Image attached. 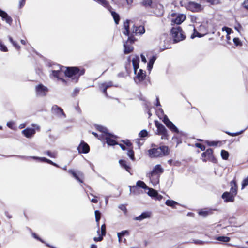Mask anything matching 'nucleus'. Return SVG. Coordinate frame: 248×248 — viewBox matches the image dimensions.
Here are the masks:
<instances>
[{"label": "nucleus", "mask_w": 248, "mask_h": 248, "mask_svg": "<svg viewBox=\"0 0 248 248\" xmlns=\"http://www.w3.org/2000/svg\"><path fill=\"white\" fill-rule=\"evenodd\" d=\"M31 126L34 128V129L35 130V129H36L37 130H40V127L37 124H31Z\"/></svg>", "instance_id": "nucleus-56"}, {"label": "nucleus", "mask_w": 248, "mask_h": 248, "mask_svg": "<svg viewBox=\"0 0 248 248\" xmlns=\"http://www.w3.org/2000/svg\"><path fill=\"white\" fill-rule=\"evenodd\" d=\"M46 154L50 157L55 158L56 157V154L54 152H51L49 151H47L46 152Z\"/></svg>", "instance_id": "nucleus-44"}, {"label": "nucleus", "mask_w": 248, "mask_h": 248, "mask_svg": "<svg viewBox=\"0 0 248 248\" xmlns=\"http://www.w3.org/2000/svg\"><path fill=\"white\" fill-rule=\"evenodd\" d=\"M136 185L137 186L142 188L145 189L148 188V187L147 186L145 183L144 182L140 180L138 181L137 182Z\"/></svg>", "instance_id": "nucleus-34"}, {"label": "nucleus", "mask_w": 248, "mask_h": 248, "mask_svg": "<svg viewBox=\"0 0 248 248\" xmlns=\"http://www.w3.org/2000/svg\"><path fill=\"white\" fill-rule=\"evenodd\" d=\"M36 95L37 96L43 97L46 96L48 92V88L42 84H39L35 88Z\"/></svg>", "instance_id": "nucleus-10"}, {"label": "nucleus", "mask_w": 248, "mask_h": 248, "mask_svg": "<svg viewBox=\"0 0 248 248\" xmlns=\"http://www.w3.org/2000/svg\"><path fill=\"white\" fill-rule=\"evenodd\" d=\"M31 126L34 128V129L35 130V129H36L37 130H40V127L37 124H31Z\"/></svg>", "instance_id": "nucleus-57"}, {"label": "nucleus", "mask_w": 248, "mask_h": 248, "mask_svg": "<svg viewBox=\"0 0 248 248\" xmlns=\"http://www.w3.org/2000/svg\"><path fill=\"white\" fill-rule=\"evenodd\" d=\"M92 134L94 136H95L96 138H98L100 140V139L99 138L100 137V136H101V134H100L99 136L96 133L94 132H93L92 133Z\"/></svg>", "instance_id": "nucleus-64"}, {"label": "nucleus", "mask_w": 248, "mask_h": 248, "mask_svg": "<svg viewBox=\"0 0 248 248\" xmlns=\"http://www.w3.org/2000/svg\"><path fill=\"white\" fill-rule=\"evenodd\" d=\"M248 185V176L242 182V189H244Z\"/></svg>", "instance_id": "nucleus-41"}, {"label": "nucleus", "mask_w": 248, "mask_h": 248, "mask_svg": "<svg viewBox=\"0 0 248 248\" xmlns=\"http://www.w3.org/2000/svg\"><path fill=\"white\" fill-rule=\"evenodd\" d=\"M68 172L70 174H71L77 180H78L80 183H82L83 181L82 180V178L83 177V174L80 172H78V173H76L74 170H68Z\"/></svg>", "instance_id": "nucleus-20"}, {"label": "nucleus", "mask_w": 248, "mask_h": 248, "mask_svg": "<svg viewBox=\"0 0 248 248\" xmlns=\"http://www.w3.org/2000/svg\"><path fill=\"white\" fill-rule=\"evenodd\" d=\"M8 38L9 41L15 46V47L18 50L20 49V46L17 44V43L16 41H14L13 38L11 36H9Z\"/></svg>", "instance_id": "nucleus-36"}, {"label": "nucleus", "mask_w": 248, "mask_h": 248, "mask_svg": "<svg viewBox=\"0 0 248 248\" xmlns=\"http://www.w3.org/2000/svg\"><path fill=\"white\" fill-rule=\"evenodd\" d=\"M233 42L236 46H241L242 43L240 40L238 38H233Z\"/></svg>", "instance_id": "nucleus-45"}, {"label": "nucleus", "mask_w": 248, "mask_h": 248, "mask_svg": "<svg viewBox=\"0 0 248 248\" xmlns=\"http://www.w3.org/2000/svg\"><path fill=\"white\" fill-rule=\"evenodd\" d=\"M171 33L174 43L182 41L185 38L182 28L179 26L173 27L171 29Z\"/></svg>", "instance_id": "nucleus-6"}, {"label": "nucleus", "mask_w": 248, "mask_h": 248, "mask_svg": "<svg viewBox=\"0 0 248 248\" xmlns=\"http://www.w3.org/2000/svg\"><path fill=\"white\" fill-rule=\"evenodd\" d=\"M150 216V213L149 212H144L142 213L140 216L137 217L135 218V220L141 221L144 219L149 217Z\"/></svg>", "instance_id": "nucleus-27"}, {"label": "nucleus", "mask_w": 248, "mask_h": 248, "mask_svg": "<svg viewBox=\"0 0 248 248\" xmlns=\"http://www.w3.org/2000/svg\"><path fill=\"white\" fill-rule=\"evenodd\" d=\"M194 33L191 36V38L192 39L196 37H203L205 35L207 34V33H208V30H207L205 28V30L203 31V34L198 32V31H196V30L195 29H194Z\"/></svg>", "instance_id": "nucleus-25"}, {"label": "nucleus", "mask_w": 248, "mask_h": 248, "mask_svg": "<svg viewBox=\"0 0 248 248\" xmlns=\"http://www.w3.org/2000/svg\"><path fill=\"white\" fill-rule=\"evenodd\" d=\"M78 149L80 153H87L89 152V146L84 142H81L78 146Z\"/></svg>", "instance_id": "nucleus-16"}, {"label": "nucleus", "mask_w": 248, "mask_h": 248, "mask_svg": "<svg viewBox=\"0 0 248 248\" xmlns=\"http://www.w3.org/2000/svg\"><path fill=\"white\" fill-rule=\"evenodd\" d=\"M112 85H113L112 82L111 81L108 82H105L104 83L101 84L99 86V88L107 96V89L108 88L112 86Z\"/></svg>", "instance_id": "nucleus-22"}, {"label": "nucleus", "mask_w": 248, "mask_h": 248, "mask_svg": "<svg viewBox=\"0 0 248 248\" xmlns=\"http://www.w3.org/2000/svg\"><path fill=\"white\" fill-rule=\"evenodd\" d=\"M205 28L208 30L207 23L203 24L199 27V30L201 32V33L203 34V31L205 30Z\"/></svg>", "instance_id": "nucleus-40"}, {"label": "nucleus", "mask_w": 248, "mask_h": 248, "mask_svg": "<svg viewBox=\"0 0 248 248\" xmlns=\"http://www.w3.org/2000/svg\"><path fill=\"white\" fill-rule=\"evenodd\" d=\"M14 123L12 122H9L7 124V126H8L11 129H13V125Z\"/></svg>", "instance_id": "nucleus-52"}, {"label": "nucleus", "mask_w": 248, "mask_h": 248, "mask_svg": "<svg viewBox=\"0 0 248 248\" xmlns=\"http://www.w3.org/2000/svg\"><path fill=\"white\" fill-rule=\"evenodd\" d=\"M165 203L167 206L171 207L172 208H175L176 205L179 204V203H177L176 202L170 200H167L166 201Z\"/></svg>", "instance_id": "nucleus-31"}, {"label": "nucleus", "mask_w": 248, "mask_h": 248, "mask_svg": "<svg viewBox=\"0 0 248 248\" xmlns=\"http://www.w3.org/2000/svg\"><path fill=\"white\" fill-rule=\"evenodd\" d=\"M132 57V62L133 64V68L134 70V72L135 74L137 73V70L138 69L139 63L140 62L139 57L136 55L131 56L128 58V61H130V59Z\"/></svg>", "instance_id": "nucleus-14"}, {"label": "nucleus", "mask_w": 248, "mask_h": 248, "mask_svg": "<svg viewBox=\"0 0 248 248\" xmlns=\"http://www.w3.org/2000/svg\"><path fill=\"white\" fill-rule=\"evenodd\" d=\"M31 126L34 128V129L35 130V129H36L37 130H40V127L37 124H31Z\"/></svg>", "instance_id": "nucleus-58"}, {"label": "nucleus", "mask_w": 248, "mask_h": 248, "mask_svg": "<svg viewBox=\"0 0 248 248\" xmlns=\"http://www.w3.org/2000/svg\"><path fill=\"white\" fill-rule=\"evenodd\" d=\"M27 157L33 158L34 159H37V160H39L40 161L46 162L49 164H52L55 166L58 167V166L56 164L53 162L51 160L48 159L45 157H35V156H30V157Z\"/></svg>", "instance_id": "nucleus-24"}, {"label": "nucleus", "mask_w": 248, "mask_h": 248, "mask_svg": "<svg viewBox=\"0 0 248 248\" xmlns=\"http://www.w3.org/2000/svg\"><path fill=\"white\" fill-rule=\"evenodd\" d=\"M194 243L196 244H204V242L201 240H194Z\"/></svg>", "instance_id": "nucleus-60"}, {"label": "nucleus", "mask_w": 248, "mask_h": 248, "mask_svg": "<svg viewBox=\"0 0 248 248\" xmlns=\"http://www.w3.org/2000/svg\"><path fill=\"white\" fill-rule=\"evenodd\" d=\"M244 7L248 10V0H245L243 3Z\"/></svg>", "instance_id": "nucleus-59"}, {"label": "nucleus", "mask_w": 248, "mask_h": 248, "mask_svg": "<svg viewBox=\"0 0 248 248\" xmlns=\"http://www.w3.org/2000/svg\"><path fill=\"white\" fill-rule=\"evenodd\" d=\"M96 129L102 133L101 136L99 138L100 140L105 139L107 143L109 145H114L117 144L114 139V136L108 133L106 128L102 126L97 125Z\"/></svg>", "instance_id": "nucleus-4"}, {"label": "nucleus", "mask_w": 248, "mask_h": 248, "mask_svg": "<svg viewBox=\"0 0 248 248\" xmlns=\"http://www.w3.org/2000/svg\"><path fill=\"white\" fill-rule=\"evenodd\" d=\"M230 186H231V188L229 192L236 196L237 193V186L236 181L234 180L231 181Z\"/></svg>", "instance_id": "nucleus-21"}, {"label": "nucleus", "mask_w": 248, "mask_h": 248, "mask_svg": "<svg viewBox=\"0 0 248 248\" xmlns=\"http://www.w3.org/2000/svg\"><path fill=\"white\" fill-rule=\"evenodd\" d=\"M180 4L181 6H184L192 12H199L202 9V6L200 4L195 2L190 1L187 3H183V2L181 1Z\"/></svg>", "instance_id": "nucleus-7"}, {"label": "nucleus", "mask_w": 248, "mask_h": 248, "mask_svg": "<svg viewBox=\"0 0 248 248\" xmlns=\"http://www.w3.org/2000/svg\"><path fill=\"white\" fill-rule=\"evenodd\" d=\"M222 31H225L227 35H226V38L227 39V42L228 43H230L229 40H230V37L229 36L230 34L231 33L232 29L230 28L224 27L222 29Z\"/></svg>", "instance_id": "nucleus-30"}, {"label": "nucleus", "mask_w": 248, "mask_h": 248, "mask_svg": "<svg viewBox=\"0 0 248 248\" xmlns=\"http://www.w3.org/2000/svg\"><path fill=\"white\" fill-rule=\"evenodd\" d=\"M119 208L125 214L127 213V209L125 205L121 204L119 206Z\"/></svg>", "instance_id": "nucleus-47"}, {"label": "nucleus", "mask_w": 248, "mask_h": 248, "mask_svg": "<svg viewBox=\"0 0 248 248\" xmlns=\"http://www.w3.org/2000/svg\"><path fill=\"white\" fill-rule=\"evenodd\" d=\"M27 157L33 158L34 159H37V160H39L40 161L46 162L49 164H52L55 166L58 167V166L56 164L53 162L51 160L48 159L45 157H35V156H30V157Z\"/></svg>", "instance_id": "nucleus-23"}, {"label": "nucleus", "mask_w": 248, "mask_h": 248, "mask_svg": "<svg viewBox=\"0 0 248 248\" xmlns=\"http://www.w3.org/2000/svg\"><path fill=\"white\" fill-rule=\"evenodd\" d=\"M164 169L160 165H155L151 172L147 174L153 186H156L159 183L160 175L163 172Z\"/></svg>", "instance_id": "nucleus-3"}, {"label": "nucleus", "mask_w": 248, "mask_h": 248, "mask_svg": "<svg viewBox=\"0 0 248 248\" xmlns=\"http://www.w3.org/2000/svg\"><path fill=\"white\" fill-rule=\"evenodd\" d=\"M197 147H198L201 149L202 151H204L205 149V147L204 145L200 144V143H196L195 144Z\"/></svg>", "instance_id": "nucleus-50"}, {"label": "nucleus", "mask_w": 248, "mask_h": 248, "mask_svg": "<svg viewBox=\"0 0 248 248\" xmlns=\"http://www.w3.org/2000/svg\"><path fill=\"white\" fill-rule=\"evenodd\" d=\"M52 110H57V112L58 113H61L62 115H64L63 112V110L60 107H59L57 105H54L52 107Z\"/></svg>", "instance_id": "nucleus-38"}, {"label": "nucleus", "mask_w": 248, "mask_h": 248, "mask_svg": "<svg viewBox=\"0 0 248 248\" xmlns=\"http://www.w3.org/2000/svg\"><path fill=\"white\" fill-rule=\"evenodd\" d=\"M84 73V70H80L78 67H68L65 71L61 69L60 70H53L51 75L58 78L64 82L65 80L61 77L64 74L71 78L74 82H77L79 77Z\"/></svg>", "instance_id": "nucleus-1"}, {"label": "nucleus", "mask_w": 248, "mask_h": 248, "mask_svg": "<svg viewBox=\"0 0 248 248\" xmlns=\"http://www.w3.org/2000/svg\"><path fill=\"white\" fill-rule=\"evenodd\" d=\"M155 126L157 127V134L161 136V139H167V130L164 126L158 121L155 122Z\"/></svg>", "instance_id": "nucleus-9"}, {"label": "nucleus", "mask_w": 248, "mask_h": 248, "mask_svg": "<svg viewBox=\"0 0 248 248\" xmlns=\"http://www.w3.org/2000/svg\"><path fill=\"white\" fill-rule=\"evenodd\" d=\"M128 233V232L127 231H122L121 232H119L118 233L120 234V235L122 236L124 235L125 234Z\"/></svg>", "instance_id": "nucleus-62"}, {"label": "nucleus", "mask_w": 248, "mask_h": 248, "mask_svg": "<svg viewBox=\"0 0 248 248\" xmlns=\"http://www.w3.org/2000/svg\"><path fill=\"white\" fill-rule=\"evenodd\" d=\"M147 189L149 190L148 192V195L153 198H155V196L157 195V193H158L157 191L149 187Z\"/></svg>", "instance_id": "nucleus-33"}, {"label": "nucleus", "mask_w": 248, "mask_h": 248, "mask_svg": "<svg viewBox=\"0 0 248 248\" xmlns=\"http://www.w3.org/2000/svg\"><path fill=\"white\" fill-rule=\"evenodd\" d=\"M0 16L1 17L2 19L6 21V22L11 25L12 23V19L11 17L4 11L0 9Z\"/></svg>", "instance_id": "nucleus-18"}, {"label": "nucleus", "mask_w": 248, "mask_h": 248, "mask_svg": "<svg viewBox=\"0 0 248 248\" xmlns=\"http://www.w3.org/2000/svg\"><path fill=\"white\" fill-rule=\"evenodd\" d=\"M111 7L110 6V8L108 10L110 11V12L111 13V15L113 17V19L115 21V23L116 24H118L119 23V20H120L119 16L116 12L111 11Z\"/></svg>", "instance_id": "nucleus-29"}, {"label": "nucleus", "mask_w": 248, "mask_h": 248, "mask_svg": "<svg viewBox=\"0 0 248 248\" xmlns=\"http://www.w3.org/2000/svg\"><path fill=\"white\" fill-rule=\"evenodd\" d=\"M156 58L155 56H153L149 60V63L148 64V69L150 71L153 67V64Z\"/></svg>", "instance_id": "nucleus-32"}, {"label": "nucleus", "mask_w": 248, "mask_h": 248, "mask_svg": "<svg viewBox=\"0 0 248 248\" xmlns=\"http://www.w3.org/2000/svg\"><path fill=\"white\" fill-rule=\"evenodd\" d=\"M124 34L126 36H133L134 35H142L145 32V28L142 26H135L133 22L130 20H127L124 23Z\"/></svg>", "instance_id": "nucleus-2"}, {"label": "nucleus", "mask_w": 248, "mask_h": 248, "mask_svg": "<svg viewBox=\"0 0 248 248\" xmlns=\"http://www.w3.org/2000/svg\"><path fill=\"white\" fill-rule=\"evenodd\" d=\"M141 58L142 62H143L144 63H146L147 61L146 58L143 55H141Z\"/></svg>", "instance_id": "nucleus-61"}, {"label": "nucleus", "mask_w": 248, "mask_h": 248, "mask_svg": "<svg viewBox=\"0 0 248 248\" xmlns=\"http://www.w3.org/2000/svg\"><path fill=\"white\" fill-rule=\"evenodd\" d=\"M207 2L212 4H217L219 3V0H207Z\"/></svg>", "instance_id": "nucleus-51"}, {"label": "nucleus", "mask_w": 248, "mask_h": 248, "mask_svg": "<svg viewBox=\"0 0 248 248\" xmlns=\"http://www.w3.org/2000/svg\"><path fill=\"white\" fill-rule=\"evenodd\" d=\"M159 7H160V12H159V13L158 14V15H161L163 14V6L161 4H159Z\"/></svg>", "instance_id": "nucleus-54"}, {"label": "nucleus", "mask_w": 248, "mask_h": 248, "mask_svg": "<svg viewBox=\"0 0 248 248\" xmlns=\"http://www.w3.org/2000/svg\"><path fill=\"white\" fill-rule=\"evenodd\" d=\"M221 157L223 159H227L229 156V153L227 151L222 150L221 152Z\"/></svg>", "instance_id": "nucleus-39"}, {"label": "nucleus", "mask_w": 248, "mask_h": 248, "mask_svg": "<svg viewBox=\"0 0 248 248\" xmlns=\"http://www.w3.org/2000/svg\"><path fill=\"white\" fill-rule=\"evenodd\" d=\"M208 214L209 211L205 210H201L199 212V214L200 215H202L203 216H206V215H208Z\"/></svg>", "instance_id": "nucleus-49"}, {"label": "nucleus", "mask_w": 248, "mask_h": 248, "mask_svg": "<svg viewBox=\"0 0 248 248\" xmlns=\"http://www.w3.org/2000/svg\"><path fill=\"white\" fill-rule=\"evenodd\" d=\"M163 122L166 125V126L173 132H175L176 133H179L178 129L175 126V125L170 121L167 116H164L163 120Z\"/></svg>", "instance_id": "nucleus-11"}, {"label": "nucleus", "mask_w": 248, "mask_h": 248, "mask_svg": "<svg viewBox=\"0 0 248 248\" xmlns=\"http://www.w3.org/2000/svg\"><path fill=\"white\" fill-rule=\"evenodd\" d=\"M163 197L161 195L158 194V193H157V195L155 196V199L157 200L158 201H160L162 199Z\"/></svg>", "instance_id": "nucleus-53"}, {"label": "nucleus", "mask_w": 248, "mask_h": 248, "mask_svg": "<svg viewBox=\"0 0 248 248\" xmlns=\"http://www.w3.org/2000/svg\"><path fill=\"white\" fill-rule=\"evenodd\" d=\"M127 155L130 157L132 160L134 159V152L131 149H129L127 152Z\"/></svg>", "instance_id": "nucleus-42"}, {"label": "nucleus", "mask_w": 248, "mask_h": 248, "mask_svg": "<svg viewBox=\"0 0 248 248\" xmlns=\"http://www.w3.org/2000/svg\"><path fill=\"white\" fill-rule=\"evenodd\" d=\"M145 77V73L143 72L142 70L140 69L137 74V76L135 78V80L136 81V80L138 79L139 81H142L144 79Z\"/></svg>", "instance_id": "nucleus-26"}, {"label": "nucleus", "mask_w": 248, "mask_h": 248, "mask_svg": "<svg viewBox=\"0 0 248 248\" xmlns=\"http://www.w3.org/2000/svg\"><path fill=\"white\" fill-rule=\"evenodd\" d=\"M97 233L99 236L98 237H94L93 239L96 242L101 241L103 239V236L105 235L106 234V226L105 224L102 225L101 227V231L98 230L97 231Z\"/></svg>", "instance_id": "nucleus-15"}, {"label": "nucleus", "mask_w": 248, "mask_h": 248, "mask_svg": "<svg viewBox=\"0 0 248 248\" xmlns=\"http://www.w3.org/2000/svg\"><path fill=\"white\" fill-rule=\"evenodd\" d=\"M22 133L26 138H30L33 137V136L35 134V130L33 128H27L22 131Z\"/></svg>", "instance_id": "nucleus-19"}, {"label": "nucleus", "mask_w": 248, "mask_h": 248, "mask_svg": "<svg viewBox=\"0 0 248 248\" xmlns=\"http://www.w3.org/2000/svg\"><path fill=\"white\" fill-rule=\"evenodd\" d=\"M26 123H23V124H20L19 125V128L20 129H22V128H24V127L26 126Z\"/></svg>", "instance_id": "nucleus-63"}, {"label": "nucleus", "mask_w": 248, "mask_h": 248, "mask_svg": "<svg viewBox=\"0 0 248 248\" xmlns=\"http://www.w3.org/2000/svg\"><path fill=\"white\" fill-rule=\"evenodd\" d=\"M31 126L34 128V129L35 130V129H36L37 130H40V127L37 124H31Z\"/></svg>", "instance_id": "nucleus-55"}, {"label": "nucleus", "mask_w": 248, "mask_h": 248, "mask_svg": "<svg viewBox=\"0 0 248 248\" xmlns=\"http://www.w3.org/2000/svg\"><path fill=\"white\" fill-rule=\"evenodd\" d=\"M170 16L171 17V25L181 24L186 19V15L182 14L172 13L171 14Z\"/></svg>", "instance_id": "nucleus-8"}, {"label": "nucleus", "mask_w": 248, "mask_h": 248, "mask_svg": "<svg viewBox=\"0 0 248 248\" xmlns=\"http://www.w3.org/2000/svg\"><path fill=\"white\" fill-rule=\"evenodd\" d=\"M203 161L206 162L207 161H213L214 157L213 155V150L211 149H207L205 152L202 154Z\"/></svg>", "instance_id": "nucleus-12"}, {"label": "nucleus", "mask_w": 248, "mask_h": 248, "mask_svg": "<svg viewBox=\"0 0 248 248\" xmlns=\"http://www.w3.org/2000/svg\"><path fill=\"white\" fill-rule=\"evenodd\" d=\"M0 50L3 52H7L8 51L7 47L1 42H0Z\"/></svg>", "instance_id": "nucleus-46"}, {"label": "nucleus", "mask_w": 248, "mask_h": 248, "mask_svg": "<svg viewBox=\"0 0 248 248\" xmlns=\"http://www.w3.org/2000/svg\"><path fill=\"white\" fill-rule=\"evenodd\" d=\"M119 163L122 167L124 168L127 171L130 172V170L131 168L130 166L128 165H127L126 161L124 160H120Z\"/></svg>", "instance_id": "nucleus-28"}, {"label": "nucleus", "mask_w": 248, "mask_h": 248, "mask_svg": "<svg viewBox=\"0 0 248 248\" xmlns=\"http://www.w3.org/2000/svg\"><path fill=\"white\" fill-rule=\"evenodd\" d=\"M95 220L97 222V225L98 227L99 226V221L101 217V214L99 211L96 210L95 211Z\"/></svg>", "instance_id": "nucleus-37"}, {"label": "nucleus", "mask_w": 248, "mask_h": 248, "mask_svg": "<svg viewBox=\"0 0 248 248\" xmlns=\"http://www.w3.org/2000/svg\"><path fill=\"white\" fill-rule=\"evenodd\" d=\"M235 196V195L229 192H225L222 194V198L225 202H233Z\"/></svg>", "instance_id": "nucleus-17"}, {"label": "nucleus", "mask_w": 248, "mask_h": 248, "mask_svg": "<svg viewBox=\"0 0 248 248\" xmlns=\"http://www.w3.org/2000/svg\"><path fill=\"white\" fill-rule=\"evenodd\" d=\"M149 155L151 157H162L169 154L167 146H162L158 148H153L148 150Z\"/></svg>", "instance_id": "nucleus-5"}, {"label": "nucleus", "mask_w": 248, "mask_h": 248, "mask_svg": "<svg viewBox=\"0 0 248 248\" xmlns=\"http://www.w3.org/2000/svg\"><path fill=\"white\" fill-rule=\"evenodd\" d=\"M148 133L146 130H143L139 133V136L140 137H145L147 136Z\"/></svg>", "instance_id": "nucleus-48"}, {"label": "nucleus", "mask_w": 248, "mask_h": 248, "mask_svg": "<svg viewBox=\"0 0 248 248\" xmlns=\"http://www.w3.org/2000/svg\"><path fill=\"white\" fill-rule=\"evenodd\" d=\"M142 3L146 6H151L152 3V0H143Z\"/></svg>", "instance_id": "nucleus-43"}, {"label": "nucleus", "mask_w": 248, "mask_h": 248, "mask_svg": "<svg viewBox=\"0 0 248 248\" xmlns=\"http://www.w3.org/2000/svg\"><path fill=\"white\" fill-rule=\"evenodd\" d=\"M134 42V40L130 37H129L127 42L124 43V53L125 54H128L131 52L133 50V47L129 45V43L132 44Z\"/></svg>", "instance_id": "nucleus-13"}, {"label": "nucleus", "mask_w": 248, "mask_h": 248, "mask_svg": "<svg viewBox=\"0 0 248 248\" xmlns=\"http://www.w3.org/2000/svg\"><path fill=\"white\" fill-rule=\"evenodd\" d=\"M216 240L223 242H228L230 241V238L227 236H219L216 238Z\"/></svg>", "instance_id": "nucleus-35"}]
</instances>
